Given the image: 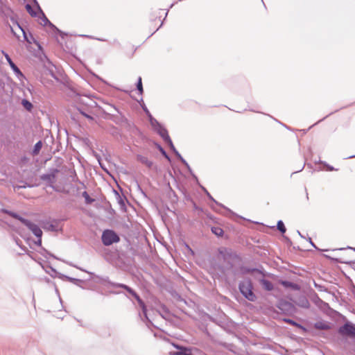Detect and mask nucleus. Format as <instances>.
Here are the masks:
<instances>
[{
    "instance_id": "1",
    "label": "nucleus",
    "mask_w": 355,
    "mask_h": 355,
    "mask_svg": "<svg viewBox=\"0 0 355 355\" xmlns=\"http://www.w3.org/2000/svg\"><path fill=\"white\" fill-rule=\"evenodd\" d=\"M225 268L235 277L243 276L247 274L253 272H257L263 276L266 275L263 267L262 266L260 265L258 268H250L245 266L241 257L240 260L236 259L227 261V264L225 266Z\"/></svg>"
},
{
    "instance_id": "2",
    "label": "nucleus",
    "mask_w": 355,
    "mask_h": 355,
    "mask_svg": "<svg viewBox=\"0 0 355 355\" xmlns=\"http://www.w3.org/2000/svg\"><path fill=\"white\" fill-rule=\"evenodd\" d=\"M238 289L241 295L248 301L255 302L257 300L258 297L251 278L245 277L240 280L238 283Z\"/></svg>"
},
{
    "instance_id": "3",
    "label": "nucleus",
    "mask_w": 355,
    "mask_h": 355,
    "mask_svg": "<svg viewBox=\"0 0 355 355\" xmlns=\"http://www.w3.org/2000/svg\"><path fill=\"white\" fill-rule=\"evenodd\" d=\"M1 212L9 215L10 216L20 221L24 225H25L35 237L42 236V231L41 228L35 223L32 222L31 220L22 217L18 213L15 212L13 211L3 208L1 209Z\"/></svg>"
},
{
    "instance_id": "4",
    "label": "nucleus",
    "mask_w": 355,
    "mask_h": 355,
    "mask_svg": "<svg viewBox=\"0 0 355 355\" xmlns=\"http://www.w3.org/2000/svg\"><path fill=\"white\" fill-rule=\"evenodd\" d=\"M114 288H122L123 289L126 293H124L125 296L129 299L130 300L132 301V300H135L138 305L139 306H143L144 304V301L141 298L139 295L130 286H129L127 284L119 283V284H112Z\"/></svg>"
},
{
    "instance_id": "5",
    "label": "nucleus",
    "mask_w": 355,
    "mask_h": 355,
    "mask_svg": "<svg viewBox=\"0 0 355 355\" xmlns=\"http://www.w3.org/2000/svg\"><path fill=\"white\" fill-rule=\"evenodd\" d=\"M60 170L57 168H50L49 173H44L40 176V180L46 182V186L51 188L55 191H59L55 183L57 181V175Z\"/></svg>"
},
{
    "instance_id": "6",
    "label": "nucleus",
    "mask_w": 355,
    "mask_h": 355,
    "mask_svg": "<svg viewBox=\"0 0 355 355\" xmlns=\"http://www.w3.org/2000/svg\"><path fill=\"white\" fill-rule=\"evenodd\" d=\"M120 236L112 229H105L101 234V242L105 246H110L120 241Z\"/></svg>"
},
{
    "instance_id": "7",
    "label": "nucleus",
    "mask_w": 355,
    "mask_h": 355,
    "mask_svg": "<svg viewBox=\"0 0 355 355\" xmlns=\"http://www.w3.org/2000/svg\"><path fill=\"white\" fill-rule=\"evenodd\" d=\"M70 265L76 268L77 269H78L81 271L88 273L90 275V277L88 279V280H94V282L95 283L101 284L104 286H109L112 288H114V286L112 284H119L118 282H114L110 281L108 276H100V275H96L93 272L88 271V270L83 269L80 267H78L76 265H73V264H70Z\"/></svg>"
},
{
    "instance_id": "8",
    "label": "nucleus",
    "mask_w": 355,
    "mask_h": 355,
    "mask_svg": "<svg viewBox=\"0 0 355 355\" xmlns=\"http://www.w3.org/2000/svg\"><path fill=\"white\" fill-rule=\"evenodd\" d=\"M276 307L280 310L282 314L293 315L297 312V309L293 302H288L283 298L277 301Z\"/></svg>"
},
{
    "instance_id": "9",
    "label": "nucleus",
    "mask_w": 355,
    "mask_h": 355,
    "mask_svg": "<svg viewBox=\"0 0 355 355\" xmlns=\"http://www.w3.org/2000/svg\"><path fill=\"white\" fill-rule=\"evenodd\" d=\"M218 252L221 256L222 259L227 264V261L241 259V256L237 252L232 250V248L220 247L218 248Z\"/></svg>"
},
{
    "instance_id": "10",
    "label": "nucleus",
    "mask_w": 355,
    "mask_h": 355,
    "mask_svg": "<svg viewBox=\"0 0 355 355\" xmlns=\"http://www.w3.org/2000/svg\"><path fill=\"white\" fill-rule=\"evenodd\" d=\"M25 8L28 13L32 17H39L43 22V24H41L44 26H46L47 24L51 21L46 16L45 13L42 10V8L40 6H38L37 8V10L35 11L33 9L29 3H27L25 6Z\"/></svg>"
},
{
    "instance_id": "11",
    "label": "nucleus",
    "mask_w": 355,
    "mask_h": 355,
    "mask_svg": "<svg viewBox=\"0 0 355 355\" xmlns=\"http://www.w3.org/2000/svg\"><path fill=\"white\" fill-rule=\"evenodd\" d=\"M112 107L120 114V121L123 123V125L127 129L133 134H139L140 130L135 125V123L128 120L124 115L121 114L120 110L115 106L112 105Z\"/></svg>"
},
{
    "instance_id": "12",
    "label": "nucleus",
    "mask_w": 355,
    "mask_h": 355,
    "mask_svg": "<svg viewBox=\"0 0 355 355\" xmlns=\"http://www.w3.org/2000/svg\"><path fill=\"white\" fill-rule=\"evenodd\" d=\"M338 333L343 336L355 338V324L347 321L338 329Z\"/></svg>"
},
{
    "instance_id": "13",
    "label": "nucleus",
    "mask_w": 355,
    "mask_h": 355,
    "mask_svg": "<svg viewBox=\"0 0 355 355\" xmlns=\"http://www.w3.org/2000/svg\"><path fill=\"white\" fill-rule=\"evenodd\" d=\"M200 188L202 189V191L204 192V193L207 196V197L209 198V200H211L212 202H214L216 205L220 206V207L223 208L224 209H225L227 211H228L231 215L234 216H236V217H238L239 218H241V219H243V220H245V218L243 216H239L237 214L234 213L233 211H232L230 209H229L228 207H227L226 206H225L224 205L218 202L217 200H216L213 196L210 194V193L207 191V189L203 187L202 185L200 184V183L199 182V184H197Z\"/></svg>"
},
{
    "instance_id": "14",
    "label": "nucleus",
    "mask_w": 355,
    "mask_h": 355,
    "mask_svg": "<svg viewBox=\"0 0 355 355\" xmlns=\"http://www.w3.org/2000/svg\"><path fill=\"white\" fill-rule=\"evenodd\" d=\"M150 125L153 130L162 137L164 141L170 137L167 129L158 121L157 123H150Z\"/></svg>"
},
{
    "instance_id": "15",
    "label": "nucleus",
    "mask_w": 355,
    "mask_h": 355,
    "mask_svg": "<svg viewBox=\"0 0 355 355\" xmlns=\"http://www.w3.org/2000/svg\"><path fill=\"white\" fill-rule=\"evenodd\" d=\"M5 58L6 59V61L8 62L9 66L10 67L11 69L17 76V78L20 80L22 81L23 80L26 79L24 73L21 71V70L19 69V67L14 63L11 58L9 56L8 53H5Z\"/></svg>"
},
{
    "instance_id": "16",
    "label": "nucleus",
    "mask_w": 355,
    "mask_h": 355,
    "mask_svg": "<svg viewBox=\"0 0 355 355\" xmlns=\"http://www.w3.org/2000/svg\"><path fill=\"white\" fill-rule=\"evenodd\" d=\"M62 220L60 219H53L52 222L45 220L43 221L42 227L50 232H57L59 231L58 224Z\"/></svg>"
},
{
    "instance_id": "17",
    "label": "nucleus",
    "mask_w": 355,
    "mask_h": 355,
    "mask_svg": "<svg viewBox=\"0 0 355 355\" xmlns=\"http://www.w3.org/2000/svg\"><path fill=\"white\" fill-rule=\"evenodd\" d=\"M173 345L178 350L176 352H170L169 355H193L192 354V349L190 347H182L174 343Z\"/></svg>"
},
{
    "instance_id": "18",
    "label": "nucleus",
    "mask_w": 355,
    "mask_h": 355,
    "mask_svg": "<svg viewBox=\"0 0 355 355\" xmlns=\"http://www.w3.org/2000/svg\"><path fill=\"white\" fill-rule=\"evenodd\" d=\"M291 300L293 302V304L304 309H309L310 307V303L308 300L307 297L304 295H300L297 300L294 301L291 298Z\"/></svg>"
},
{
    "instance_id": "19",
    "label": "nucleus",
    "mask_w": 355,
    "mask_h": 355,
    "mask_svg": "<svg viewBox=\"0 0 355 355\" xmlns=\"http://www.w3.org/2000/svg\"><path fill=\"white\" fill-rule=\"evenodd\" d=\"M279 284L282 285L284 288H290L293 291H300L301 286L298 284L290 282L286 279H279Z\"/></svg>"
},
{
    "instance_id": "20",
    "label": "nucleus",
    "mask_w": 355,
    "mask_h": 355,
    "mask_svg": "<svg viewBox=\"0 0 355 355\" xmlns=\"http://www.w3.org/2000/svg\"><path fill=\"white\" fill-rule=\"evenodd\" d=\"M53 68H49L47 69L48 73L58 83L63 84V81L61 79L62 73L57 70L55 65L53 64Z\"/></svg>"
},
{
    "instance_id": "21",
    "label": "nucleus",
    "mask_w": 355,
    "mask_h": 355,
    "mask_svg": "<svg viewBox=\"0 0 355 355\" xmlns=\"http://www.w3.org/2000/svg\"><path fill=\"white\" fill-rule=\"evenodd\" d=\"M13 10L3 0H0V17H8Z\"/></svg>"
},
{
    "instance_id": "22",
    "label": "nucleus",
    "mask_w": 355,
    "mask_h": 355,
    "mask_svg": "<svg viewBox=\"0 0 355 355\" xmlns=\"http://www.w3.org/2000/svg\"><path fill=\"white\" fill-rule=\"evenodd\" d=\"M317 306L324 313H329L332 312L334 310L330 307L329 304L321 300L320 297H317L316 301L315 302Z\"/></svg>"
},
{
    "instance_id": "23",
    "label": "nucleus",
    "mask_w": 355,
    "mask_h": 355,
    "mask_svg": "<svg viewBox=\"0 0 355 355\" xmlns=\"http://www.w3.org/2000/svg\"><path fill=\"white\" fill-rule=\"evenodd\" d=\"M139 103L141 107L142 108L144 113L146 114V116L148 117L150 124L153 123H157V120L155 118H154L153 116L151 114L150 112L149 111V110L145 105L142 98H141Z\"/></svg>"
},
{
    "instance_id": "24",
    "label": "nucleus",
    "mask_w": 355,
    "mask_h": 355,
    "mask_svg": "<svg viewBox=\"0 0 355 355\" xmlns=\"http://www.w3.org/2000/svg\"><path fill=\"white\" fill-rule=\"evenodd\" d=\"M114 194L116 196V198L117 200L118 204L120 206V209L123 211H127V207L125 205V201H127V198L125 195L121 196L119 192H117L116 190H114Z\"/></svg>"
},
{
    "instance_id": "25",
    "label": "nucleus",
    "mask_w": 355,
    "mask_h": 355,
    "mask_svg": "<svg viewBox=\"0 0 355 355\" xmlns=\"http://www.w3.org/2000/svg\"><path fill=\"white\" fill-rule=\"evenodd\" d=\"M141 309V311H142V314H143V318L141 317V313H139V316L141 318V320L146 323V326L147 327H150V325H152L153 324V322L150 320V319L148 318V313H147V306H146V304H144L143 305V306H139Z\"/></svg>"
},
{
    "instance_id": "26",
    "label": "nucleus",
    "mask_w": 355,
    "mask_h": 355,
    "mask_svg": "<svg viewBox=\"0 0 355 355\" xmlns=\"http://www.w3.org/2000/svg\"><path fill=\"white\" fill-rule=\"evenodd\" d=\"M315 329L329 330L331 329V324L327 321L320 320L313 324Z\"/></svg>"
},
{
    "instance_id": "27",
    "label": "nucleus",
    "mask_w": 355,
    "mask_h": 355,
    "mask_svg": "<svg viewBox=\"0 0 355 355\" xmlns=\"http://www.w3.org/2000/svg\"><path fill=\"white\" fill-rule=\"evenodd\" d=\"M284 321L288 324H291L293 327H295L300 329H301L302 331H304V333H307L308 331H309V330L306 327H304V325H302V324L296 322L295 320H293V319H291V318H284Z\"/></svg>"
},
{
    "instance_id": "28",
    "label": "nucleus",
    "mask_w": 355,
    "mask_h": 355,
    "mask_svg": "<svg viewBox=\"0 0 355 355\" xmlns=\"http://www.w3.org/2000/svg\"><path fill=\"white\" fill-rule=\"evenodd\" d=\"M259 282L261 285L262 288L266 291H272L274 289L273 284L266 278L263 277L259 279Z\"/></svg>"
},
{
    "instance_id": "29",
    "label": "nucleus",
    "mask_w": 355,
    "mask_h": 355,
    "mask_svg": "<svg viewBox=\"0 0 355 355\" xmlns=\"http://www.w3.org/2000/svg\"><path fill=\"white\" fill-rule=\"evenodd\" d=\"M136 158L138 162L146 165L148 168H151L153 166V162L145 156L138 154Z\"/></svg>"
},
{
    "instance_id": "30",
    "label": "nucleus",
    "mask_w": 355,
    "mask_h": 355,
    "mask_svg": "<svg viewBox=\"0 0 355 355\" xmlns=\"http://www.w3.org/2000/svg\"><path fill=\"white\" fill-rule=\"evenodd\" d=\"M48 27H49L51 31L55 33V34H58L59 35L62 39H64L65 36H67L68 35L67 33H65L61 30H60L55 25H54L51 21H50L47 26Z\"/></svg>"
},
{
    "instance_id": "31",
    "label": "nucleus",
    "mask_w": 355,
    "mask_h": 355,
    "mask_svg": "<svg viewBox=\"0 0 355 355\" xmlns=\"http://www.w3.org/2000/svg\"><path fill=\"white\" fill-rule=\"evenodd\" d=\"M324 257L326 259L331 260L332 262H334L335 263H345V264H347L349 266H352V264L355 263V259L354 261H343L341 259L331 257V256L327 255V254H324Z\"/></svg>"
},
{
    "instance_id": "32",
    "label": "nucleus",
    "mask_w": 355,
    "mask_h": 355,
    "mask_svg": "<svg viewBox=\"0 0 355 355\" xmlns=\"http://www.w3.org/2000/svg\"><path fill=\"white\" fill-rule=\"evenodd\" d=\"M153 144L166 159H167L168 162L171 161V157L160 144L157 141H153Z\"/></svg>"
},
{
    "instance_id": "33",
    "label": "nucleus",
    "mask_w": 355,
    "mask_h": 355,
    "mask_svg": "<svg viewBox=\"0 0 355 355\" xmlns=\"http://www.w3.org/2000/svg\"><path fill=\"white\" fill-rule=\"evenodd\" d=\"M21 105H22V107H24V109L25 110H26L27 112H28L30 113H32L34 106H33V103L29 100H28L27 98H22L21 101Z\"/></svg>"
},
{
    "instance_id": "34",
    "label": "nucleus",
    "mask_w": 355,
    "mask_h": 355,
    "mask_svg": "<svg viewBox=\"0 0 355 355\" xmlns=\"http://www.w3.org/2000/svg\"><path fill=\"white\" fill-rule=\"evenodd\" d=\"M41 184L38 179H35V183H31L28 182H24L23 185L17 186V189H26V188H33L37 187Z\"/></svg>"
},
{
    "instance_id": "35",
    "label": "nucleus",
    "mask_w": 355,
    "mask_h": 355,
    "mask_svg": "<svg viewBox=\"0 0 355 355\" xmlns=\"http://www.w3.org/2000/svg\"><path fill=\"white\" fill-rule=\"evenodd\" d=\"M187 169L190 175H191L192 178L195 180L196 184H199V180L198 177L196 175V174L193 173V170L191 169V166L188 164V162L186 161V159H183L181 162Z\"/></svg>"
},
{
    "instance_id": "36",
    "label": "nucleus",
    "mask_w": 355,
    "mask_h": 355,
    "mask_svg": "<svg viewBox=\"0 0 355 355\" xmlns=\"http://www.w3.org/2000/svg\"><path fill=\"white\" fill-rule=\"evenodd\" d=\"M42 146H43L42 141L41 140H39L33 146V148L32 151H31V154L33 156H36V155H39V153H40V150H41V149L42 148Z\"/></svg>"
},
{
    "instance_id": "37",
    "label": "nucleus",
    "mask_w": 355,
    "mask_h": 355,
    "mask_svg": "<svg viewBox=\"0 0 355 355\" xmlns=\"http://www.w3.org/2000/svg\"><path fill=\"white\" fill-rule=\"evenodd\" d=\"M211 232L212 234L216 235L217 237H221L224 234V230L221 227H217V226L211 227Z\"/></svg>"
},
{
    "instance_id": "38",
    "label": "nucleus",
    "mask_w": 355,
    "mask_h": 355,
    "mask_svg": "<svg viewBox=\"0 0 355 355\" xmlns=\"http://www.w3.org/2000/svg\"><path fill=\"white\" fill-rule=\"evenodd\" d=\"M135 85H136L137 90L138 92V94L141 96L144 93V88H143L141 77L139 76L137 78Z\"/></svg>"
},
{
    "instance_id": "39",
    "label": "nucleus",
    "mask_w": 355,
    "mask_h": 355,
    "mask_svg": "<svg viewBox=\"0 0 355 355\" xmlns=\"http://www.w3.org/2000/svg\"><path fill=\"white\" fill-rule=\"evenodd\" d=\"M82 196L84 198L85 202L87 205H91L95 201V199L91 198L89 193L85 191L82 193Z\"/></svg>"
},
{
    "instance_id": "40",
    "label": "nucleus",
    "mask_w": 355,
    "mask_h": 355,
    "mask_svg": "<svg viewBox=\"0 0 355 355\" xmlns=\"http://www.w3.org/2000/svg\"><path fill=\"white\" fill-rule=\"evenodd\" d=\"M76 109L78 111L79 114H80L81 115H83V116L87 118L88 120H89L91 121L94 120V117L93 116L86 113L83 108H81L80 107H76Z\"/></svg>"
},
{
    "instance_id": "41",
    "label": "nucleus",
    "mask_w": 355,
    "mask_h": 355,
    "mask_svg": "<svg viewBox=\"0 0 355 355\" xmlns=\"http://www.w3.org/2000/svg\"><path fill=\"white\" fill-rule=\"evenodd\" d=\"M67 281L83 288V287L80 285L81 283L84 282V280H83V279L72 277H69Z\"/></svg>"
},
{
    "instance_id": "42",
    "label": "nucleus",
    "mask_w": 355,
    "mask_h": 355,
    "mask_svg": "<svg viewBox=\"0 0 355 355\" xmlns=\"http://www.w3.org/2000/svg\"><path fill=\"white\" fill-rule=\"evenodd\" d=\"M277 229L282 234H285L286 228L284 222L282 220H279L277 223Z\"/></svg>"
},
{
    "instance_id": "43",
    "label": "nucleus",
    "mask_w": 355,
    "mask_h": 355,
    "mask_svg": "<svg viewBox=\"0 0 355 355\" xmlns=\"http://www.w3.org/2000/svg\"><path fill=\"white\" fill-rule=\"evenodd\" d=\"M315 164L320 163V164H322L323 166H324L326 167L327 171H338L337 168H335L333 166L329 164L328 163H327L324 161H322V160L319 159L318 161H315Z\"/></svg>"
},
{
    "instance_id": "44",
    "label": "nucleus",
    "mask_w": 355,
    "mask_h": 355,
    "mask_svg": "<svg viewBox=\"0 0 355 355\" xmlns=\"http://www.w3.org/2000/svg\"><path fill=\"white\" fill-rule=\"evenodd\" d=\"M28 38L31 42V44H35L38 47L39 49H42L41 44L34 37V36L32 35L31 33H29Z\"/></svg>"
},
{
    "instance_id": "45",
    "label": "nucleus",
    "mask_w": 355,
    "mask_h": 355,
    "mask_svg": "<svg viewBox=\"0 0 355 355\" xmlns=\"http://www.w3.org/2000/svg\"><path fill=\"white\" fill-rule=\"evenodd\" d=\"M13 239L15 242V243L25 252L28 251V249L26 247L22 245L21 241L16 236H13Z\"/></svg>"
},
{
    "instance_id": "46",
    "label": "nucleus",
    "mask_w": 355,
    "mask_h": 355,
    "mask_svg": "<svg viewBox=\"0 0 355 355\" xmlns=\"http://www.w3.org/2000/svg\"><path fill=\"white\" fill-rule=\"evenodd\" d=\"M42 250L44 251V253H42V254L44 257L47 258V257H51L55 259L60 260V259H58L55 255H54L53 254H52L51 252H50L49 251L46 250L45 248L42 247Z\"/></svg>"
},
{
    "instance_id": "47",
    "label": "nucleus",
    "mask_w": 355,
    "mask_h": 355,
    "mask_svg": "<svg viewBox=\"0 0 355 355\" xmlns=\"http://www.w3.org/2000/svg\"><path fill=\"white\" fill-rule=\"evenodd\" d=\"M164 142H165V143L168 146V147L170 148L171 150L173 153H174V152H175L176 150H178L175 148V146H174V144H173V141H172V140H171V137H169L168 139H166Z\"/></svg>"
},
{
    "instance_id": "48",
    "label": "nucleus",
    "mask_w": 355,
    "mask_h": 355,
    "mask_svg": "<svg viewBox=\"0 0 355 355\" xmlns=\"http://www.w3.org/2000/svg\"><path fill=\"white\" fill-rule=\"evenodd\" d=\"M306 240L309 241V243L311 244V245L313 248H315L316 250H318V251H325V252H326V251H329V250H328V249L322 250V249L318 248L316 246V245L313 242V241H312V239H311V237H308V238L306 239Z\"/></svg>"
},
{
    "instance_id": "49",
    "label": "nucleus",
    "mask_w": 355,
    "mask_h": 355,
    "mask_svg": "<svg viewBox=\"0 0 355 355\" xmlns=\"http://www.w3.org/2000/svg\"><path fill=\"white\" fill-rule=\"evenodd\" d=\"M92 154L95 157V158L98 160L101 167L103 170L105 171L106 169L102 166L101 162V155L98 153H97L96 151H94V150H92Z\"/></svg>"
},
{
    "instance_id": "50",
    "label": "nucleus",
    "mask_w": 355,
    "mask_h": 355,
    "mask_svg": "<svg viewBox=\"0 0 355 355\" xmlns=\"http://www.w3.org/2000/svg\"><path fill=\"white\" fill-rule=\"evenodd\" d=\"M110 119L116 124L123 125V123L120 121V116L111 115Z\"/></svg>"
},
{
    "instance_id": "51",
    "label": "nucleus",
    "mask_w": 355,
    "mask_h": 355,
    "mask_svg": "<svg viewBox=\"0 0 355 355\" xmlns=\"http://www.w3.org/2000/svg\"><path fill=\"white\" fill-rule=\"evenodd\" d=\"M313 285H314V287L315 288H317L319 291H325L326 292L327 291V288L324 286L318 284L315 282H314Z\"/></svg>"
},
{
    "instance_id": "52",
    "label": "nucleus",
    "mask_w": 355,
    "mask_h": 355,
    "mask_svg": "<svg viewBox=\"0 0 355 355\" xmlns=\"http://www.w3.org/2000/svg\"><path fill=\"white\" fill-rule=\"evenodd\" d=\"M20 29H21V32H22L24 40L27 43L31 44V42H30V40H29V38H28V35H27V33H26V30H25L23 27H21Z\"/></svg>"
},
{
    "instance_id": "53",
    "label": "nucleus",
    "mask_w": 355,
    "mask_h": 355,
    "mask_svg": "<svg viewBox=\"0 0 355 355\" xmlns=\"http://www.w3.org/2000/svg\"><path fill=\"white\" fill-rule=\"evenodd\" d=\"M55 277H58L59 279H61L62 280H67V281L69 276H68L67 275H64V274H62L61 272H58L57 275Z\"/></svg>"
},
{
    "instance_id": "54",
    "label": "nucleus",
    "mask_w": 355,
    "mask_h": 355,
    "mask_svg": "<svg viewBox=\"0 0 355 355\" xmlns=\"http://www.w3.org/2000/svg\"><path fill=\"white\" fill-rule=\"evenodd\" d=\"M10 19L14 25H17L19 28L22 27L15 17L11 16L10 17Z\"/></svg>"
},
{
    "instance_id": "55",
    "label": "nucleus",
    "mask_w": 355,
    "mask_h": 355,
    "mask_svg": "<svg viewBox=\"0 0 355 355\" xmlns=\"http://www.w3.org/2000/svg\"><path fill=\"white\" fill-rule=\"evenodd\" d=\"M202 331L203 333L210 339H212L213 336L211 334V333L209 331L207 327H205L203 329H202Z\"/></svg>"
},
{
    "instance_id": "56",
    "label": "nucleus",
    "mask_w": 355,
    "mask_h": 355,
    "mask_svg": "<svg viewBox=\"0 0 355 355\" xmlns=\"http://www.w3.org/2000/svg\"><path fill=\"white\" fill-rule=\"evenodd\" d=\"M174 155H175L176 158L180 161V162H182L183 159H184V158L181 155V154L178 152V150H176L175 152L173 153Z\"/></svg>"
},
{
    "instance_id": "57",
    "label": "nucleus",
    "mask_w": 355,
    "mask_h": 355,
    "mask_svg": "<svg viewBox=\"0 0 355 355\" xmlns=\"http://www.w3.org/2000/svg\"><path fill=\"white\" fill-rule=\"evenodd\" d=\"M137 189L138 191L145 197V198H148L147 196V194L146 193L145 191H143V189L141 188L138 182H137Z\"/></svg>"
},
{
    "instance_id": "58",
    "label": "nucleus",
    "mask_w": 355,
    "mask_h": 355,
    "mask_svg": "<svg viewBox=\"0 0 355 355\" xmlns=\"http://www.w3.org/2000/svg\"><path fill=\"white\" fill-rule=\"evenodd\" d=\"M42 236H38L37 238V241L35 242V244L37 246L42 247Z\"/></svg>"
},
{
    "instance_id": "59",
    "label": "nucleus",
    "mask_w": 355,
    "mask_h": 355,
    "mask_svg": "<svg viewBox=\"0 0 355 355\" xmlns=\"http://www.w3.org/2000/svg\"><path fill=\"white\" fill-rule=\"evenodd\" d=\"M338 110H335L334 112H331V113H329V114H327V116H325L324 118H322V119L319 120V121H318L317 123H315L314 125L318 124V123H320V122L322 121H323V120H324L326 118H327L329 116L331 115L332 114H334V113H335V112H338Z\"/></svg>"
},
{
    "instance_id": "60",
    "label": "nucleus",
    "mask_w": 355,
    "mask_h": 355,
    "mask_svg": "<svg viewBox=\"0 0 355 355\" xmlns=\"http://www.w3.org/2000/svg\"><path fill=\"white\" fill-rule=\"evenodd\" d=\"M49 268H51L52 272L53 273L51 275V277H55V276L57 275L58 271L52 266H49Z\"/></svg>"
},
{
    "instance_id": "61",
    "label": "nucleus",
    "mask_w": 355,
    "mask_h": 355,
    "mask_svg": "<svg viewBox=\"0 0 355 355\" xmlns=\"http://www.w3.org/2000/svg\"><path fill=\"white\" fill-rule=\"evenodd\" d=\"M92 76H94L96 79L106 83V82L102 78H101L99 76L96 75V73H92Z\"/></svg>"
},
{
    "instance_id": "62",
    "label": "nucleus",
    "mask_w": 355,
    "mask_h": 355,
    "mask_svg": "<svg viewBox=\"0 0 355 355\" xmlns=\"http://www.w3.org/2000/svg\"><path fill=\"white\" fill-rule=\"evenodd\" d=\"M193 208H194V209L198 210L200 212H202L203 211L202 208L198 207L196 203H193Z\"/></svg>"
},
{
    "instance_id": "63",
    "label": "nucleus",
    "mask_w": 355,
    "mask_h": 355,
    "mask_svg": "<svg viewBox=\"0 0 355 355\" xmlns=\"http://www.w3.org/2000/svg\"><path fill=\"white\" fill-rule=\"evenodd\" d=\"M284 239L288 245H292V241L288 236H284Z\"/></svg>"
},
{
    "instance_id": "64",
    "label": "nucleus",
    "mask_w": 355,
    "mask_h": 355,
    "mask_svg": "<svg viewBox=\"0 0 355 355\" xmlns=\"http://www.w3.org/2000/svg\"><path fill=\"white\" fill-rule=\"evenodd\" d=\"M32 2L35 8H38V6H40L37 0H32Z\"/></svg>"
}]
</instances>
